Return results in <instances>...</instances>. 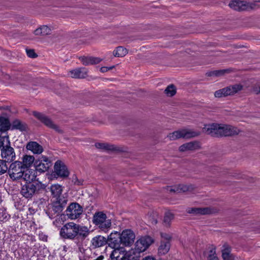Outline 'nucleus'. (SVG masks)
I'll return each instance as SVG.
<instances>
[{"mask_svg": "<svg viewBox=\"0 0 260 260\" xmlns=\"http://www.w3.org/2000/svg\"><path fill=\"white\" fill-rule=\"evenodd\" d=\"M96 258L97 260H103L104 258V256L103 255H100L98 256Z\"/></svg>", "mask_w": 260, "mask_h": 260, "instance_id": "obj_50", "label": "nucleus"}, {"mask_svg": "<svg viewBox=\"0 0 260 260\" xmlns=\"http://www.w3.org/2000/svg\"><path fill=\"white\" fill-rule=\"evenodd\" d=\"M101 71L103 73L106 72L108 71V67H103L101 68Z\"/></svg>", "mask_w": 260, "mask_h": 260, "instance_id": "obj_49", "label": "nucleus"}, {"mask_svg": "<svg viewBox=\"0 0 260 260\" xmlns=\"http://www.w3.org/2000/svg\"><path fill=\"white\" fill-rule=\"evenodd\" d=\"M161 237L163 239V240H162L161 241H169V242H170V241L172 239L171 236L167 233H161Z\"/></svg>", "mask_w": 260, "mask_h": 260, "instance_id": "obj_43", "label": "nucleus"}, {"mask_svg": "<svg viewBox=\"0 0 260 260\" xmlns=\"http://www.w3.org/2000/svg\"><path fill=\"white\" fill-rule=\"evenodd\" d=\"M45 188L46 185L40 181L26 183L22 186L20 192L24 197L29 199L34 195L44 190Z\"/></svg>", "mask_w": 260, "mask_h": 260, "instance_id": "obj_3", "label": "nucleus"}, {"mask_svg": "<svg viewBox=\"0 0 260 260\" xmlns=\"http://www.w3.org/2000/svg\"><path fill=\"white\" fill-rule=\"evenodd\" d=\"M7 161L0 159V175L5 173L7 171H8V167L7 165Z\"/></svg>", "mask_w": 260, "mask_h": 260, "instance_id": "obj_39", "label": "nucleus"}, {"mask_svg": "<svg viewBox=\"0 0 260 260\" xmlns=\"http://www.w3.org/2000/svg\"><path fill=\"white\" fill-rule=\"evenodd\" d=\"M170 247L171 244L169 241H161L158 248V254L159 255H165L170 250Z\"/></svg>", "mask_w": 260, "mask_h": 260, "instance_id": "obj_26", "label": "nucleus"}, {"mask_svg": "<svg viewBox=\"0 0 260 260\" xmlns=\"http://www.w3.org/2000/svg\"><path fill=\"white\" fill-rule=\"evenodd\" d=\"M36 171V170L27 169L24 172L22 177L26 181V183H32L38 181H36L37 178Z\"/></svg>", "mask_w": 260, "mask_h": 260, "instance_id": "obj_21", "label": "nucleus"}, {"mask_svg": "<svg viewBox=\"0 0 260 260\" xmlns=\"http://www.w3.org/2000/svg\"><path fill=\"white\" fill-rule=\"evenodd\" d=\"M33 115L48 127L55 130L58 133L62 134L63 133V131L57 125L55 124L53 121L45 115L37 112H34Z\"/></svg>", "mask_w": 260, "mask_h": 260, "instance_id": "obj_11", "label": "nucleus"}, {"mask_svg": "<svg viewBox=\"0 0 260 260\" xmlns=\"http://www.w3.org/2000/svg\"><path fill=\"white\" fill-rule=\"evenodd\" d=\"M120 237L121 244L125 246H129L134 242L135 235L131 230H125L120 234Z\"/></svg>", "mask_w": 260, "mask_h": 260, "instance_id": "obj_14", "label": "nucleus"}, {"mask_svg": "<svg viewBox=\"0 0 260 260\" xmlns=\"http://www.w3.org/2000/svg\"><path fill=\"white\" fill-rule=\"evenodd\" d=\"M24 169L20 161H15L10 165L8 169L10 177L13 180L20 179L23 175Z\"/></svg>", "mask_w": 260, "mask_h": 260, "instance_id": "obj_8", "label": "nucleus"}, {"mask_svg": "<svg viewBox=\"0 0 260 260\" xmlns=\"http://www.w3.org/2000/svg\"><path fill=\"white\" fill-rule=\"evenodd\" d=\"M92 246L94 248H98L103 246L107 243L106 238L101 235H98L93 238L91 240Z\"/></svg>", "mask_w": 260, "mask_h": 260, "instance_id": "obj_25", "label": "nucleus"}, {"mask_svg": "<svg viewBox=\"0 0 260 260\" xmlns=\"http://www.w3.org/2000/svg\"><path fill=\"white\" fill-rule=\"evenodd\" d=\"M222 256H225L229 254H231V248L228 244H224L222 246V249L221 250Z\"/></svg>", "mask_w": 260, "mask_h": 260, "instance_id": "obj_40", "label": "nucleus"}, {"mask_svg": "<svg viewBox=\"0 0 260 260\" xmlns=\"http://www.w3.org/2000/svg\"><path fill=\"white\" fill-rule=\"evenodd\" d=\"M200 132L190 129H182L169 134L167 137L170 140H175L180 138L189 139L199 136Z\"/></svg>", "mask_w": 260, "mask_h": 260, "instance_id": "obj_6", "label": "nucleus"}, {"mask_svg": "<svg viewBox=\"0 0 260 260\" xmlns=\"http://www.w3.org/2000/svg\"><path fill=\"white\" fill-rule=\"evenodd\" d=\"M20 161L24 169H28L31 166L33 163L35 164V157L32 155L25 154L23 155L21 161Z\"/></svg>", "mask_w": 260, "mask_h": 260, "instance_id": "obj_24", "label": "nucleus"}, {"mask_svg": "<svg viewBox=\"0 0 260 260\" xmlns=\"http://www.w3.org/2000/svg\"><path fill=\"white\" fill-rule=\"evenodd\" d=\"M11 215L7 211L6 208H0V221L6 222L10 219Z\"/></svg>", "mask_w": 260, "mask_h": 260, "instance_id": "obj_32", "label": "nucleus"}, {"mask_svg": "<svg viewBox=\"0 0 260 260\" xmlns=\"http://www.w3.org/2000/svg\"><path fill=\"white\" fill-rule=\"evenodd\" d=\"M72 182L75 185L80 186L83 184V180L81 179H78L76 175H74L72 177Z\"/></svg>", "mask_w": 260, "mask_h": 260, "instance_id": "obj_41", "label": "nucleus"}, {"mask_svg": "<svg viewBox=\"0 0 260 260\" xmlns=\"http://www.w3.org/2000/svg\"><path fill=\"white\" fill-rule=\"evenodd\" d=\"M68 202L67 198L60 196L55 198V201L53 203V207L55 212H61Z\"/></svg>", "mask_w": 260, "mask_h": 260, "instance_id": "obj_17", "label": "nucleus"}, {"mask_svg": "<svg viewBox=\"0 0 260 260\" xmlns=\"http://www.w3.org/2000/svg\"><path fill=\"white\" fill-rule=\"evenodd\" d=\"M51 29L47 25H43L36 29L34 33L36 35H47L50 34Z\"/></svg>", "mask_w": 260, "mask_h": 260, "instance_id": "obj_30", "label": "nucleus"}, {"mask_svg": "<svg viewBox=\"0 0 260 260\" xmlns=\"http://www.w3.org/2000/svg\"><path fill=\"white\" fill-rule=\"evenodd\" d=\"M26 148L28 150L31 151L34 154H37L42 153L44 150L43 147L35 141L28 142L26 145Z\"/></svg>", "mask_w": 260, "mask_h": 260, "instance_id": "obj_20", "label": "nucleus"}, {"mask_svg": "<svg viewBox=\"0 0 260 260\" xmlns=\"http://www.w3.org/2000/svg\"><path fill=\"white\" fill-rule=\"evenodd\" d=\"M95 147L97 148L105 149L107 150H113L114 149L113 145H110L107 143H98L95 144Z\"/></svg>", "mask_w": 260, "mask_h": 260, "instance_id": "obj_36", "label": "nucleus"}, {"mask_svg": "<svg viewBox=\"0 0 260 260\" xmlns=\"http://www.w3.org/2000/svg\"><path fill=\"white\" fill-rule=\"evenodd\" d=\"M229 6L236 11H245L252 9L251 5L244 1H233L229 4Z\"/></svg>", "mask_w": 260, "mask_h": 260, "instance_id": "obj_16", "label": "nucleus"}, {"mask_svg": "<svg viewBox=\"0 0 260 260\" xmlns=\"http://www.w3.org/2000/svg\"><path fill=\"white\" fill-rule=\"evenodd\" d=\"M38 235H39V239L43 241H47V236L45 234H44L43 233L40 232H39Z\"/></svg>", "mask_w": 260, "mask_h": 260, "instance_id": "obj_45", "label": "nucleus"}, {"mask_svg": "<svg viewBox=\"0 0 260 260\" xmlns=\"http://www.w3.org/2000/svg\"><path fill=\"white\" fill-rule=\"evenodd\" d=\"M174 218V215L170 212H167L165 213L164 221L166 225H169L171 221Z\"/></svg>", "mask_w": 260, "mask_h": 260, "instance_id": "obj_37", "label": "nucleus"}, {"mask_svg": "<svg viewBox=\"0 0 260 260\" xmlns=\"http://www.w3.org/2000/svg\"><path fill=\"white\" fill-rule=\"evenodd\" d=\"M57 221V220H56L55 221H53V224H55V222Z\"/></svg>", "mask_w": 260, "mask_h": 260, "instance_id": "obj_54", "label": "nucleus"}, {"mask_svg": "<svg viewBox=\"0 0 260 260\" xmlns=\"http://www.w3.org/2000/svg\"><path fill=\"white\" fill-rule=\"evenodd\" d=\"M1 156L3 160L12 162L16 158L14 149L11 146L9 137L8 135L0 136Z\"/></svg>", "mask_w": 260, "mask_h": 260, "instance_id": "obj_2", "label": "nucleus"}, {"mask_svg": "<svg viewBox=\"0 0 260 260\" xmlns=\"http://www.w3.org/2000/svg\"><path fill=\"white\" fill-rule=\"evenodd\" d=\"M76 224L73 222L66 223L60 229V236L64 239L73 240L77 236Z\"/></svg>", "mask_w": 260, "mask_h": 260, "instance_id": "obj_7", "label": "nucleus"}, {"mask_svg": "<svg viewBox=\"0 0 260 260\" xmlns=\"http://www.w3.org/2000/svg\"><path fill=\"white\" fill-rule=\"evenodd\" d=\"M242 89V86L240 84H235L232 86H228L216 91L214 96L216 98H222L234 94Z\"/></svg>", "mask_w": 260, "mask_h": 260, "instance_id": "obj_10", "label": "nucleus"}, {"mask_svg": "<svg viewBox=\"0 0 260 260\" xmlns=\"http://www.w3.org/2000/svg\"><path fill=\"white\" fill-rule=\"evenodd\" d=\"M26 52L27 55L31 58H35L37 56V55L35 52L34 50L32 49H26Z\"/></svg>", "mask_w": 260, "mask_h": 260, "instance_id": "obj_44", "label": "nucleus"}, {"mask_svg": "<svg viewBox=\"0 0 260 260\" xmlns=\"http://www.w3.org/2000/svg\"><path fill=\"white\" fill-rule=\"evenodd\" d=\"M67 216L72 220L77 219L83 212V208L78 203H72L66 210Z\"/></svg>", "mask_w": 260, "mask_h": 260, "instance_id": "obj_9", "label": "nucleus"}, {"mask_svg": "<svg viewBox=\"0 0 260 260\" xmlns=\"http://www.w3.org/2000/svg\"><path fill=\"white\" fill-rule=\"evenodd\" d=\"M114 68V66H111L110 67H108V71L113 69Z\"/></svg>", "mask_w": 260, "mask_h": 260, "instance_id": "obj_52", "label": "nucleus"}, {"mask_svg": "<svg viewBox=\"0 0 260 260\" xmlns=\"http://www.w3.org/2000/svg\"><path fill=\"white\" fill-rule=\"evenodd\" d=\"M207 258L208 260H219L216 253V248L215 247L212 246L210 248V250L207 255Z\"/></svg>", "mask_w": 260, "mask_h": 260, "instance_id": "obj_35", "label": "nucleus"}, {"mask_svg": "<svg viewBox=\"0 0 260 260\" xmlns=\"http://www.w3.org/2000/svg\"><path fill=\"white\" fill-rule=\"evenodd\" d=\"M257 92H260V89L258 91H257Z\"/></svg>", "mask_w": 260, "mask_h": 260, "instance_id": "obj_55", "label": "nucleus"}, {"mask_svg": "<svg viewBox=\"0 0 260 260\" xmlns=\"http://www.w3.org/2000/svg\"><path fill=\"white\" fill-rule=\"evenodd\" d=\"M188 213L195 214L205 215L211 213V210L209 208H194L188 210Z\"/></svg>", "mask_w": 260, "mask_h": 260, "instance_id": "obj_29", "label": "nucleus"}, {"mask_svg": "<svg viewBox=\"0 0 260 260\" xmlns=\"http://www.w3.org/2000/svg\"><path fill=\"white\" fill-rule=\"evenodd\" d=\"M12 129H17L21 131L25 130L26 128L25 124L22 123L19 119H15L12 122Z\"/></svg>", "mask_w": 260, "mask_h": 260, "instance_id": "obj_34", "label": "nucleus"}, {"mask_svg": "<svg viewBox=\"0 0 260 260\" xmlns=\"http://www.w3.org/2000/svg\"><path fill=\"white\" fill-rule=\"evenodd\" d=\"M80 60L85 66L98 64L102 61L100 58L92 56H82L80 58Z\"/></svg>", "mask_w": 260, "mask_h": 260, "instance_id": "obj_23", "label": "nucleus"}, {"mask_svg": "<svg viewBox=\"0 0 260 260\" xmlns=\"http://www.w3.org/2000/svg\"><path fill=\"white\" fill-rule=\"evenodd\" d=\"M200 145L198 142L193 141L185 143L179 147L180 151L184 152L189 150H194L200 148Z\"/></svg>", "mask_w": 260, "mask_h": 260, "instance_id": "obj_22", "label": "nucleus"}, {"mask_svg": "<svg viewBox=\"0 0 260 260\" xmlns=\"http://www.w3.org/2000/svg\"><path fill=\"white\" fill-rule=\"evenodd\" d=\"M223 260H234V257L233 254H231L225 256H222Z\"/></svg>", "mask_w": 260, "mask_h": 260, "instance_id": "obj_46", "label": "nucleus"}, {"mask_svg": "<svg viewBox=\"0 0 260 260\" xmlns=\"http://www.w3.org/2000/svg\"><path fill=\"white\" fill-rule=\"evenodd\" d=\"M60 260H67L64 257H62L61 258Z\"/></svg>", "mask_w": 260, "mask_h": 260, "instance_id": "obj_53", "label": "nucleus"}, {"mask_svg": "<svg viewBox=\"0 0 260 260\" xmlns=\"http://www.w3.org/2000/svg\"><path fill=\"white\" fill-rule=\"evenodd\" d=\"M133 257L135 258V255L129 251L127 253H126L125 255L123 256V258L121 260H134L132 258Z\"/></svg>", "mask_w": 260, "mask_h": 260, "instance_id": "obj_42", "label": "nucleus"}, {"mask_svg": "<svg viewBox=\"0 0 260 260\" xmlns=\"http://www.w3.org/2000/svg\"><path fill=\"white\" fill-rule=\"evenodd\" d=\"M257 1H259V0H257Z\"/></svg>", "mask_w": 260, "mask_h": 260, "instance_id": "obj_56", "label": "nucleus"}, {"mask_svg": "<svg viewBox=\"0 0 260 260\" xmlns=\"http://www.w3.org/2000/svg\"><path fill=\"white\" fill-rule=\"evenodd\" d=\"M112 248L113 250L110 256L111 260H121L123 258V256L125 255L126 253L124 248L123 247Z\"/></svg>", "mask_w": 260, "mask_h": 260, "instance_id": "obj_18", "label": "nucleus"}, {"mask_svg": "<svg viewBox=\"0 0 260 260\" xmlns=\"http://www.w3.org/2000/svg\"><path fill=\"white\" fill-rule=\"evenodd\" d=\"M120 238V233L118 232H112L107 239L109 246L111 248L121 247V241Z\"/></svg>", "mask_w": 260, "mask_h": 260, "instance_id": "obj_15", "label": "nucleus"}, {"mask_svg": "<svg viewBox=\"0 0 260 260\" xmlns=\"http://www.w3.org/2000/svg\"><path fill=\"white\" fill-rule=\"evenodd\" d=\"M34 165L37 171L44 173L51 167V162L48 157L42 155L35 160Z\"/></svg>", "mask_w": 260, "mask_h": 260, "instance_id": "obj_12", "label": "nucleus"}, {"mask_svg": "<svg viewBox=\"0 0 260 260\" xmlns=\"http://www.w3.org/2000/svg\"><path fill=\"white\" fill-rule=\"evenodd\" d=\"M143 260H156V259L152 256H147L144 258Z\"/></svg>", "mask_w": 260, "mask_h": 260, "instance_id": "obj_48", "label": "nucleus"}, {"mask_svg": "<svg viewBox=\"0 0 260 260\" xmlns=\"http://www.w3.org/2000/svg\"><path fill=\"white\" fill-rule=\"evenodd\" d=\"M153 242V239L149 236L142 237L137 240L135 244V247L131 250V253L135 255L134 260H139L140 254L145 251Z\"/></svg>", "mask_w": 260, "mask_h": 260, "instance_id": "obj_4", "label": "nucleus"}, {"mask_svg": "<svg viewBox=\"0 0 260 260\" xmlns=\"http://www.w3.org/2000/svg\"><path fill=\"white\" fill-rule=\"evenodd\" d=\"M88 71L85 68H79L71 70L69 74L73 78H84L87 76Z\"/></svg>", "mask_w": 260, "mask_h": 260, "instance_id": "obj_19", "label": "nucleus"}, {"mask_svg": "<svg viewBox=\"0 0 260 260\" xmlns=\"http://www.w3.org/2000/svg\"><path fill=\"white\" fill-rule=\"evenodd\" d=\"M165 93L170 96H172L175 94L176 90L175 86L173 84L169 85L165 90Z\"/></svg>", "mask_w": 260, "mask_h": 260, "instance_id": "obj_38", "label": "nucleus"}, {"mask_svg": "<svg viewBox=\"0 0 260 260\" xmlns=\"http://www.w3.org/2000/svg\"><path fill=\"white\" fill-rule=\"evenodd\" d=\"M223 72H224L223 71H216L213 73V74L217 76H219L220 75L222 74Z\"/></svg>", "mask_w": 260, "mask_h": 260, "instance_id": "obj_47", "label": "nucleus"}, {"mask_svg": "<svg viewBox=\"0 0 260 260\" xmlns=\"http://www.w3.org/2000/svg\"><path fill=\"white\" fill-rule=\"evenodd\" d=\"M76 228L77 229V236L79 235L83 237H86L89 234V229L85 226H80L76 224Z\"/></svg>", "mask_w": 260, "mask_h": 260, "instance_id": "obj_31", "label": "nucleus"}, {"mask_svg": "<svg viewBox=\"0 0 260 260\" xmlns=\"http://www.w3.org/2000/svg\"><path fill=\"white\" fill-rule=\"evenodd\" d=\"M203 131L208 135L216 137L237 135L240 132L237 127L232 125L217 123L205 125Z\"/></svg>", "mask_w": 260, "mask_h": 260, "instance_id": "obj_1", "label": "nucleus"}, {"mask_svg": "<svg viewBox=\"0 0 260 260\" xmlns=\"http://www.w3.org/2000/svg\"><path fill=\"white\" fill-rule=\"evenodd\" d=\"M181 190H182L183 191H185L187 190V188L185 186H182V187L181 188Z\"/></svg>", "mask_w": 260, "mask_h": 260, "instance_id": "obj_51", "label": "nucleus"}, {"mask_svg": "<svg viewBox=\"0 0 260 260\" xmlns=\"http://www.w3.org/2000/svg\"><path fill=\"white\" fill-rule=\"evenodd\" d=\"M54 175L61 178H67L69 175V171L63 162L60 160H57L54 166Z\"/></svg>", "mask_w": 260, "mask_h": 260, "instance_id": "obj_13", "label": "nucleus"}, {"mask_svg": "<svg viewBox=\"0 0 260 260\" xmlns=\"http://www.w3.org/2000/svg\"><path fill=\"white\" fill-rule=\"evenodd\" d=\"M127 52L126 48L122 46H119L113 51V55L115 57H121L126 55Z\"/></svg>", "mask_w": 260, "mask_h": 260, "instance_id": "obj_33", "label": "nucleus"}, {"mask_svg": "<svg viewBox=\"0 0 260 260\" xmlns=\"http://www.w3.org/2000/svg\"><path fill=\"white\" fill-rule=\"evenodd\" d=\"M92 221L95 225L105 232H107L111 226V220L107 219V215L103 212L95 213Z\"/></svg>", "mask_w": 260, "mask_h": 260, "instance_id": "obj_5", "label": "nucleus"}, {"mask_svg": "<svg viewBox=\"0 0 260 260\" xmlns=\"http://www.w3.org/2000/svg\"><path fill=\"white\" fill-rule=\"evenodd\" d=\"M11 123L8 118L0 116V132H5L10 129Z\"/></svg>", "mask_w": 260, "mask_h": 260, "instance_id": "obj_27", "label": "nucleus"}, {"mask_svg": "<svg viewBox=\"0 0 260 260\" xmlns=\"http://www.w3.org/2000/svg\"><path fill=\"white\" fill-rule=\"evenodd\" d=\"M62 190L63 187L58 184H52L50 186V191L54 198L61 196Z\"/></svg>", "mask_w": 260, "mask_h": 260, "instance_id": "obj_28", "label": "nucleus"}]
</instances>
